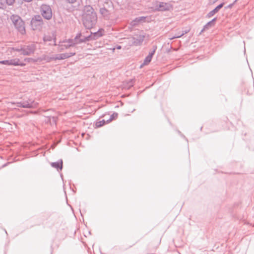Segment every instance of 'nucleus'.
I'll return each instance as SVG.
<instances>
[{
    "label": "nucleus",
    "mask_w": 254,
    "mask_h": 254,
    "mask_svg": "<svg viewBox=\"0 0 254 254\" xmlns=\"http://www.w3.org/2000/svg\"><path fill=\"white\" fill-rule=\"evenodd\" d=\"M113 9V5L111 1L105 2L103 6L100 9L101 14L105 18L109 19L112 10Z\"/></svg>",
    "instance_id": "nucleus-5"
},
{
    "label": "nucleus",
    "mask_w": 254,
    "mask_h": 254,
    "mask_svg": "<svg viewBox=\"0 0 254 254\" xmlns=\"http://www.w3.org/2000/svg\"><path fill=\"white\" fill-rule=\"evenodd\" d=\"M154 11H165L173 9L172 5L169 2L156 1L153 4Z\"/></svg>",
    "instance_id": "nucleus-4"
},
{
    "label": "nucleus",
    "mask_w": 254,
    "mask_h": 254,
    "mask_svg": "<svg viewBox=\"0 0 254 254\" xmlns=\"http://www.w3.org/2000/svg\"><path fill=\"white\" fill-rule=\"evenodd\" d=\"M22 103H23L22 101H21V102H16V103H13L12 104L15 105L18 107H22V106L23 105Z\"/></svg>",
    "instance_id": "nucleus-27"
},
{
    "label": "nucleus",
    "mask_w": 254,
    "mask_h": 254,
    "mask_svg": "<svg viewBox=\"0 0 254 254\" xmlns=\"http://www.w3.org/2000/svg\"><path fill=\"white\" fill-rule=\"evenodd\" d=\"M55 57H52L50 58V60H56V59H54Z\"/></svg>",
    "instance_id": "nucleus-37"
},
{
    "label": "nucleus",
    "mask_w": 254,
    "mask_h": 254,
    "mask_svg": "<svg viewBox=\"0 0 254 254\" xmlns=\"http://www.w3.org/2000/svg\"><path fill=\"white\" fill-rule=\"evenodd\" d=\"M237 1V0H235L232 3L230 4L227 7H226L225 8H231Z\"/></svg>",
    "instance_id": "nucleus-28"
},
{
    "label": "nucleus",
    "mask_w": 254,
    "mask_h": 254,
    "mask_svg": "<svg viewBox=\"0 0 254 254\" xmlns=\"http://www.w3.org/2000/svg\"><path fill=\"white\" fill-rule=\"evenodd\" d=\"M51 166L54 168L57 169L58 171L62 170L63 169V160L62 159H60L57 162H52L51 163Z\"/></svg>",
    "instance_id": "nucleus-14"
},
{
    "label": "nucleus",
    "mask_w": 254,
    "mask_h": 254,
    "mask_svg": "<svg viewBox=\"0 0 254 254\" xmlns=\"http://www.w3.org/2000/svg\"><path fill=\"white\" fill-rule=\"evenodd\" d=\"M216 20V18H214L211 21H209L210 24L212 25V26L214 25V22Z\"/></svg>",
    "instance_id": "nucleus-30"
},
{
    "label": "nucleus",
    "mask_w": 254,
    "mask_h": 254,
    "mask_svg": "<svg viewBox=\"0 0 254 254\" xmlns=\"http://www.w3.org/2000/svg\"><path fill=\"white\" fill-rule=\"evenodd\" d=\"M6 3L7 4V5H12L14 1H15V0H4Z\"/></svg>",
    "instance_id": "nucleus-24"
},
{
    "label": "nucleus",
    "mask_w": 254,
    "mask_h": 254,
    "mask_svg": "<svg viewBox=\"0 0 254 254\" xmlns=\"http://www.w3.org/2000/svg\"><path fill=\"white\" fill-rule=\"evenodd\" d=\"M75 51H74L73 52L57 54L55 56L54 59L57 60H64L75 55Z\"/></svg>",
    "instance_id": "nucleus-12"
},
{
    "label": "nucleus",
    "mask_w": 254,
    "mask_h": 254,
    "mask_svg": "<svg viewBox=\"0 0 254 254\" xmlns=\"http://www.w3.org/2000/svg\"><path fill=\"white\" fill-rule=\"evenodd\" d=\"M77 0H66V1L69 3H74Z\"/></svg>",
    "instance_id": "nucleus-31"
},
{
    "label": "nucleus",
    "mask_w": 254,
    "mask_h": 254,
    "mask_svg": "<svg viewBox=\"0 0 254 254\" xmlns=\"http://www.w3.org/2000/svg\"><path fill=\"white\" fill-rule=\"evenodd\" d=\"M145 19V17L144 16H140L138 17H136L132 22V25H135L137 24L138 22L142 21L143 20H144Z\"/></svg>",
    "instance_id": "nucleus-16"
},
{
    "label": "nucleus",
    "mask_w": 254,
    "mask_h": 254,
    "mask_svg": "<svg viewBox=\"0 0 254 254\" xmlns=\"http://www.w3.org/2000/svg\"><path fill=\"white\" fill-rule=\"evenodd\" d=\"M36 47L35 44H31L28 45H24L22 47L21 55L23 56H30L35 52Z\"/></svg>",
    "instance_id": "nucleus-8"
},
{
    "label": "nucleus",
    "mask_w": 254,
    "mask_h": 254,
    "mask_svg": "<svg viewBox=\"0 0 254 254\" xmlns=\"http://www.w3.org/2000/svg\"><path fill=\"white\" fill-rule=\"evenodd\" d=\"M10 19L15 28L22 34L25 33L24 22L18 15L13 14L10 16Z\"/></svg>",
    "instance_id": "nucleus-3"
},
{
    "label": "nucleus",
    "mask_w": 254,
    "mask_h": 254,
    "mask_svg": "<svg viewBox=\"0 0 254 254\" xmlns=\"http://www.w3.org/2000/svg\"><path fill=\"white\" fill-rule=\"evenodd\" d=\"M74 46H75V44L72 39H69L66 41H63L61 43L60 45H59L60 51L64 50V49H68L70 47Z\"/></svg>",
    "instance_id": "nucleus-11"
},
{
    "label": "nucleus",
    "mask_w": 254,
    "mask_h": 254,
    "mask_svg": "<svg viewBox=\"0 0 254 254\" xmlns=\"http://www.w3.org/2000/svg\"><path fill=\"white\" fill-rule=\"evenodd\" d=\"M7 4L4 0H0V9H4L6 8Z\"/></svg>",
    "instance_id": "nucleus-20"
},
{
    "label": "nucleus",
    "mask_w": 254,
    "mask_h": 254,
    "mask_svg": "<svg viewBox=\"0 0 254 254\" xmlns=\"http://www.w3.org/2000/svg\"><path fill=\"white\" fill-rule=\"evenodd\" d=\"M212 26V25L210 24L209 22H207L203 27H204V29H208L210 27Z\"/></svg>",
    "instance_id": "nucleus-26"
},
{
    "label": "nucleus",
    "mask_w": 254,
    "mask_h": 254,
    "mask_svg": "<svg viewBox=\"0 0 254 254\" xmlns=\"http://www.w3.org/2000/svg\"><path fill=\"white\" fill-rule=\"evenodd\" d=\"M22 47L21 48H9V50L20 52L22 53Z\"/></svg>",
    "instance_id": "nucleus-25"
},
{
    "label": "nucleus",
    "mask_w": 254,
    "mask_h": 254,
    "mask_svg": "<svg viewBox=\"0 0 254 254\" xmlns=\"http://www.w3.org/2000/svg\"><path fill=\"white\" fill-rule=\"evenodd\" d=\"M32 60V58H25V59H24V62H25L29 63V62H30Z\"/></svg>",
    "instance_id": "nucleus-29"
},
{
    "label": "nucleus",
    "mask_w": 254,
    "mask_h": 254,
    "mask_svg": "<svg viewBox=\"0 0 254 254\" xmlns=\"http://www.w3.org/2000/svg\"><path fill=\"white\" fill-rule=\"evenodd\" d=\"M151 60H152V58L151 57H150V56H147V57H146V58H145V59L143 61V64H142L140 65V67H142L144 65L148 64L151 62Z\"/></svg>",
    "instance_id": "nucleus-18"
},
{
    "label": "nucleus",
    "mask_w": 254,
    "mask_h": 254,
    "mask_svg": "<svg viewBox=\"0 0 254 254\" xmlns=\"http://www.w3.org/2000/svg\"><path fill=\"white\" fill-rule=\"evenodd\" d=\"M145 19V17L144 16H140L138 17H136L132 22V25H135L137 24L138 22L142 21L143 20H144Z\"/></svg>",
    "instance_id": "nucleus-17"
},
{
    "label": "nucleus",
    "mask_w": 254,
    "mask_h": 254,
    "mask_svg": "<svg viewBox=\"0 0 254 254\" xmlns=\"http://www.w3.org/2000/svg\"><path fill=\"white\" fill-rule=\"evenodd\" d=\"M97 16L93 7L86 5L82 16V22L84 27L87 29L93 28L96 24Z\"/></svg>",
    "instance_id": "nucleus-1"
},
{
    "label": "nucleus",
    "mask_w": 254,
    "mask_h": 254,
    "mask_svg": "<svg viewBox=\"0 0 254 254\" xmlns=\"http://www.w3.org/2000/svg\"><path fill=\"white\" fill-rule=\"evenodd\" d=\"M187 31H185V32H183L181 34H175V36L172 37H170L169 38V39L170 40H172V39H174L175 38H180L181 37H182L183 35H184L185 34L187 33Z\"/></svg>",
    "instance_id": "nucleus-22"
},
{
    "label": "nucleus",
    "mask_w": 254,
    "mask_h": 254,
    "mask_svg": "<svg viewBox=\"0 0 254 254\" xmlns=\"http://www.w3.org/2000/svg\"><path fill=\"white\" fill-rule=\"evenodd\" d=\"M116 48H117V49H121V46H117L116 47Z\"/></svg>",
    "instance_id": "nucleus-36"
},
{
    "label": "nucleus",
    "mask_w": 254,
    "mask_h": 254,
    "mask_svg": "<svg viewBox=\"0 0 254 254\" xmlns=\"http://www.w3.org/2000/svg\"><path fill=\"white\" fill-rule=\"evenodd\" d=\"M156 49H157V46H153V50L149 53V54H148V56H150V57L152 58V57L154 55Z\"/></svg>",
    "instance_id": "nucleus-23"
},
{
    "label": "nucleus",
    "mask_w": 254,
    "mask_h": 254,
    "mask_svg": "<svg viewBox=\"0 0 254 254\" xmlns=\"http://www.w3.org/2000/svg\"><path fill=\"white\" fill-rule=\"evenodd\" d=\"M40 12L42 16L45 19L50 20L52 18L53 13L52 8L50 5L42 4L40 7Z\"/></svg>",
    "instance_id": "nucleus-6"
},
{
    "label": "nucleus",
    "mask_w": 254,
    "mask_h": 254,
    "mask_svg": "<svg viewBox=\"0 0 254 254\" xmlns=\"http://www.w3.org/2000/svg\"><path fill=\"white\" fill-rule=\"evenodd\" d=\"M118 113H114L111 116H110V118L109 120H108L106 122L107 123H110V122H111L113 120L115 119V118H117L118 117Z\"/></svg>",
    "instance_id": "nucleus-21"
},
{
    "label": "nucleus",
    "mask_w": 254,
    "mask_h": 254,
    "mask_svg": "<svg viewBox=\"0 0 254 254\" xmlns=\"http://www.w3.org/2000/svg\"><path fill=\"white\" fill-rule=\"evenodd\" d=\"M224 5V3H221L217 6L214 9L210 11L206 15L207 17L210 18L213 16L216 13L218 12L220 8H221Z\"/></svg>",
    "instance_id": "nucleus-15"
},
{
    "label": "nucleus",
    "mask_w": 254,
    "mask_h": 254,
    "mask_svg": "<svg viewBox=\"0 0 254 254\" xmlns=\"http://www.w3.org/2000/svg\"><path fill=\"white\" fill-rule=\"evenodd\" d=\"M43 24L42 17L40 15H35L31 21V25L33 30H39Z\"/></svg>",
    "instance_id": "nucleus-7"
},
{
    "label": "nucleus",
    "mask_w": 254,
    "mask_h": 254,
    "mask_svg": "<svg viewBox=\"0 0 254 254\" xmlns=\"http://www.w3.org/2000/svg\"><path fill=\"white\" fill-rule=\"evenodd\" d=\"M22 108H34L37 107V103L32 99H28L26 101H22Z\"/></svg>",
    "instance_id": "nucleus-13"
},
{
    "label": "nucleus",
    "mask_w": 254,
    "mask_h": 254,
    "mask_svg": "<svg viewBox=\"0 0 254 254\" xmlns=\"http://www.w3.org/2000/svg\"><path fill=\"white\" fill-rule=\"evenodd\" d=\"M105 123H106L105 120H102L101 121L97 122L95 123V126H96V127H100L103 126V125H104Z\"/></svg>",
    "instance_id": "nucleus-19"
},
{
    "label": "nucleus",
    "mask_w": 254,
    "mask_h": 254,
    "mask_svg": "<svg viewBox=\"0 0 254 254\" xmlns=\"http://www.w3.org/2000/svg\"><path fill=\"white\" fill-rule=\"evenodd\" d=\"M0 64L14 66L19 65L21 66H23L25 65V63L21 62L20 60L17 58L7 60L0 61Z\"/></svg>",
    "instance_id": "nucleus-9"
},
{
    "label": "nucleus",
    "mask_w": 254,
    "mask_h": 254,
    "mask_svg": "<svg viewBox=\"0 0 254 254\" xmlns=\"http://www.w3.org/2000/svg\"><path fill=\"white\" fill-rule=\"evenodd\" d=\"M206 29H204V27H203V29L201 30V31L199 33V34H201L202 32H203L205 30H206Z\"/></svg>",
    "instance_id": "nucleus-33"
},
{
    "label": "nucleus",
    "mask_w": 254,
    "mask_h": 254,
    "mask_svg": "<svg viewBox=\"0 0 254 254\" xmlns=\"http://www.w3.org/2000/svg\"><path fill=\"white\" fill-rule=\"evenodd\" d=\"M87 31H80L72 39L75 45L88 41L96 40L102 36V32L99 30L97 32L87 34Z\"/></svg>",
    "instance_id": "nucleus-2"
},
{
    "label": "nucleus",
    "mask_w": 254,
    "mask_h": 254,
    "mask_svg": "<svg viewBox=\"0 0 254 254\" xmlns=\"http://www.w3.org/2000/svg\"><path fill=\"white\" fill-rule=\"evenodd\" d=\"M183 137L185 138L187 140V141H188V139L186 138L185 136H183Z\"/></svg>",
    "instance_id": "nucleus-39"
},
{
    "label": "nucleus",
    "mask_w": 254,
    "mask_h": 254,
    "mask_svg": "<svg viewBox=\"0 0 254 254\" xmlns=\"http://www.w3.org/2000/svg\"><path fill=\"white\" fill-rule=\"evenodd\" d=\"M25 1H26V2H30L32 0H24Z\"/></svg>",
    "instance_id": "nucleus-38"
},
{
    "label": "nucleus",
    "mask_w": 254,
    "mask_h": 254,
    "mask_svg": "<svg viewBox=\"0 0 254 254\" xmlns=\"http://www.w3.org/2000/svg\"><path fill=\"white\" fill-rule=\"evenodd\" d=\"M144 36L139 35L135 37L131 38L129 40V42L131 45L138 46L141 45L144 41Z\"/></svg>",
    "instance_id": "nucleus-10"
},
{
    "label": "nucleus",
    "mask_w": 254,
    "mask_h": 254,
    "mask_svg": "<svg viewBox=\"0 0 254 254\" xmlns=\"http://www.w3.org/2000/svg\"><path fill=\"white\" fill-rule=\"evenodd\" d=\"M44 40L45 41H49L50 40L49 39V38H47L46 37H45L44 38Z\"/></svg>",
    "instance_id": "nucleus-35"
},
{
    "label": "nucleus",
    "mask_w": 254,
    "mask_h": 254,
    "mask_svg": "<svg viewBox=\"0 0 254 254\" xmlns=\"http://www.w3.org/2000/svg\"><path fill=\"white\" fill-rule=\"evenodd\" d=\"M12 51H13L9 50V48H8L6 52L9 54V53L12 54Z\"/></svg>",
    "instance_id": "nucleus-32"
},
{
    "label": "nucleus",
    "mask_w": 254,
    "mask_h": 254,
    "mask_svg": "<svg viewBox=\"0 0 254 254\" xmlns=\"http://www.w3.org/2000/svg\"><path fill=\"white\" fill-rule=\"evenodd\" d=\"M52 119H53V122H54L55 123H56V118L54 117H52Z\"/></svg>",
    "instance_id": "nucleus-34"
}]
</instances>
